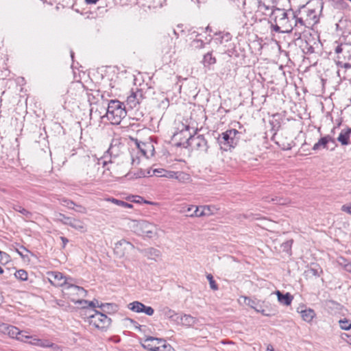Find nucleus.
<instances>
[{"label": "nucleus", "instance_id": "obj_14", "mask_svg": "<svg viewBox=\"0 0 351 351\" xmlns=\"http://www.w3.org/2000/svg\"><path fill=\"white\" fill-rule=\"evenodd\" d=\"M161 343H164L163 339L148 337L143 341L142 346L144 348L149 351H156Z\"/></svg>", "mask_w": 351, "mask_h": 351}, {"label": "nucleus", "instance_id": "obj_4", "mask_svg": "<svg viewBox=\"0 0 351 351\" xmlns=\"http://www.w3.org/2000/svg\"><path fill=\"white\" fill-rule=\"evenodd\" d=\"M130 227L137 234L143 235L149 239L154 237L157 234L156 227L146 221H132Z\"/></svg>", "mask_w": 351, "mask_h": 351}, {"label": "nucleus", "instance_id": "obj_41", "mask_svg": "<svg viewBox=\"0 0 351 351\" xmlns=\"http://www.w3.org/2000/svg\"><path fill=\"white\" fill-rule=\"evenodd\" d=\"M156 351H174V350L169 344L167 343L166 341L164 339V343H161Z\"/></svg>", "mask_w": 351, "mask_h": 351}, {"label": "nucleus", "instance_id": "obj_49", "mask_svg": "<svg viewBox=\"0 0 351 351\" xmlns=\"http://www.w3.org/2000/svg\"><path fill=\"white\" fill-rule=\"evenodd\" d=\"M342 210L351 214V204L350 205H343L342 206Z\"/></svg>", "mask_w": 351, "mask_h": 351}, {"label": "nucleus", "instance_id": "obj_15", "mask_svg": "<svg viewBox=\"0 0 351 351\" xmlns=\"http://www.w3.org/2000/svg\"><path fill=\"white\" fill-rule=\"evenodd\" d=\"M136 145L140 152L147 158H149L154 155L155 149L153 143L151 141L139 142L137 143Z\"/></svg>", "mask_w": 351, "mask_h": 351}, {"label": "nucleus", "instance_id": "obj_33", "mask_svg": "<svg viewBox=\"0 0 351 351\" xmlns=\"http://www.w3.org/2000/svg\"><path fill=\"white\" fill-rule=\"evenodd\" d=\"M141 305L142 302L134 301L128 304V308L136 313H141Z\"/></svg>", "mask_w": 351, "mask_h": 351}, {"label": "nucleus", "instance_id": "obj_34", "mask_svg": "<svg viewBox=\"0 0 351 351\" xmlns=\"http://www.w3.org/2000/svg\"><path fill=\"white\" fill-rule=\"evenodd\" d=\"M203 62L204 65L213 64L216 62V59L212 56L211 52H208L204 56Z\"/></svg>", "mask_w": 351, "mask_h": 351}, {"label": "nucleus", "instance_id": "obj_2", "mask_svg": "<svg viewBox=\"0 0 351 351\" xmlns=\"http://www.w3.org/2000/svg\"><path fill=\"white\" fill-rule=\"evenodd\" d=\"M127 111L123 103L118 100H110L106 109L107 119L114 125H118L125 118Z\"/></svg>", "mask_w": 351, "mask_h": 351}, {"label": "nucleus", "instance_id": "obj_63", "mask_svg": "<svg viewBox=\"0 0 351 351\" xmlns=\"http://www.w3.org/2000/svg\"><path fill=\"white\" fill-rule=\"evenodd\" d=\"M308 51L310 52H313V47H310L309 49H308Z\"/></svg>", "mask_w": 351, "mask_h": 351}, {"label": "nucleus", "instance_id": "obj_64", "mask_svg": "<svg viewBox=\"0 0 351 351\" xmlns=\"http://www.w3.org/2000/svg\"><path fill=\"white\" fill-rule=\"evenodd\" d=\"M22 248H23V250L26 251L27 252H29V251L26 248H25L23 247H22Z\"/></svg>", "mask_w": 351, "mask_h": 351}, {"label": "nucleus", "instance_id": "obj_56", "mask_svg": "<svg viewBox=\"0 0 351 351\" xmlns=\"http://www.w3.org/2000/svg\"><path fill=\"white\" fill-rule=\"evenodd\" d=\"M126 320L129 321L131 324H133L136 328L138 327L137 326L138 323L136 321H134V320H133V319H132L130 318H127Z\"/></svg>", "mask_w": 351, "mask_h": 351}, {"label": "nucleus", "instance_id": "obj_59", "mask_svg": "<svg viewBox=\"0 0 351 351\" xmlns=\"http://www.w3.org/2000/svg\"><path fill=\"white\" fill-rule=\"evenodd\" d=\"M260 313H261L263 315H268V314L265 313V310H261Z\"/></svg>", "mask_w": 351, "mask_h": 351}, {"label": "nucleus", "instance_id": "obj_6", "mask_svg": "<svg viewBox=\"0 0 351 351\" xmlns=\"http://www.w3.org/2000/svg\"><path fill=\"white\" fill-rule=\"evenodd\" d=\"M94 313L89 315L88 318L89 324L94 326L98 329H106L111 323V319L108 317L107 315L103 312L94 310Z\"/></svg>", "mask_w": 351, "mask_h": 351}, {"label": "nucleus", "instance_id": "obj_36", "mask_svg": "<svg viewBox=\"0 0 351 351\" xmlns=\"http://www.w3.org/2000/svg\"><path fill=\"white\" fill-rule=\"evenodd\" d=\"M14 276L19 280L25 281L27 280L28 274L25 270L19 269L14 273Z\"/></svg>", "mask_w": 351, "mask_h": 351}, {"label": "nucleus", "instance_id": "obj_12", "mask_svg": "<svg viewBox=\"0 0 351 351\" xmlns=\"http://www.w3.org/2000/svg\"><path fill=\"white\" fill-rule=\"evenodd\" d=\"M70 281L71 280H69L67 285H65L64 294L69 295V297H71L75 295H77L81 297L86 295V291L83 287L75 285Z\"/></svg>", "mask_w": 351, "mask_h": 351}, {"label": "nucleus", "instance_id": "obj_19", "mask_svg": "<svg viewBox=\"0 0 351 351\" xmlns=\"http://www.w3.org/2000/svg\"><path fill=\"white\" fill-rule=\"evenodd\" d=\"M330 143H332L335 147L336 146L335 139L330 135H326L324 137H322L318 141V142L313 145V150L316 151L320 149L321 148L328 149V144Z\"/></svg>", "mask_w": 351, "mask_h": 351}, {"label": "nucleus", "instance_id": "obj_44", "mask_svg": "<svg viewBox=\"0 0 351 351\" xmlns=\"http://www.w3.org/2000/svg\"><path fill=\"white\" fill-rule=\"evenodd\" d=\"M165 171L166 170L164 169H155L154 170L147 171V174L149 176L155 175L158 177V174H164Z\"/></svg>", "mask_w": 351, "mask_h": 351}, {"label": "nucleus", "instance_id": "obj_27", "mask_svg": "<svg viewBox=\"0 0 351 351\" xmlns=\"http://www.w3.org/2000/svg\"><path fill=\"white\" fill-rule=\"evenodd\" d=\"M301 316L305 322H310L315 316V313L313 309H305L301 311Z\"/></svg>", "mask_w": 351, "mask_h": 351}, {"label": "nucleus", "instance_id": "obj_30", "mask_svg": "<svg viewBox=\"0 0 351 351\" xmlns=\"http://www.w3.org/2000/svg\"><path fill=\"white\" fill-rule=\"evenodd\" d=\"M299 15H300V16H298L297 15H295V14L293 16V17L295 19V25L296 27L299 24L301 26H304V27H308V28H310V27H312V25H308V22L304 20L305 18H304V15H302V14H299Z\"/></svg>", "mask_w": 351, "mask_h": 351}, {"label": "nucleus", "instance_id": "obj_1", "mask_svg": "<svg viewBox=\"0 0 351 351\" xmlns=\"http://www.w3.org/2000/svg\"><path fill=\"white\" fill-rule=\"evenodd\" d=\"M323 5L322 0H311L306 5L300 9L298 14L304 15V20L308 22V25H312L313 27L319 22Z\"/></svg>", "mask_w": 351, "mask_h": 351}, {"label": "nucleus", "instance_id": "obj_31", "mask_svg": "<svg viewBox=\"0 0 351 351\" xmlns=\"http://www.w3.org/2000/svg\"><path fill=\"white\" fill-rule=\"evenodd\" d=\"M12 208L20 213H21L23 215H24L26 218L30 219L32 216V213L27 210L25 209L22 206H21L19 204L14 205L12 206Z\"/></svg>", "mask_w": 351, "mask_h": 351}, {"label": "nucleus", "instance_id": "obj_22", "mask_svg": "<svg viewBox=\"0 0 351 351\" xmlns=\"http://www.w3.org/2000/svg\"><path fill=\"white\" fill-rule=\"evenodd\" d=\"M275 294L277 295L278 300L280 304L285 306H289L291 304L293 299V295L290 293H283L280 291H275Z\"/></svg>", "mask_w": 351, "mask_h": 351}, {"label": "nucleus", "instance_id": "obj_52", "mask_svg": "<svg viewBox=\"0 0 351 351\" xmlns=\"http://www.w3.org/2000/svg\"><path fill=\"white\" fill-rule=\"evenodd\" d=\"M199 208H200V210H204L205 212L209 213V215H210V213H211L210 209L208 206H201Z\"/></svg>", "mask_w": 351, "mask_h": 351}, {"label": "nucleus", "instance_id": "obj_46", "mask_svg": "<svg viewBox=\"0 0 351 351\" xmlns=\"http://www.w3.org/2000/svg\"><path fill=\"white\" fill-rule=\"evenodd\" d=\"M24 331L21 330V335H19L16 337L17 340H19L23 342H29L27 341L28 339H30L32 338V336L25 335H24Z\"/></svg>", "mask_w": 351, "mask_h": 351}, {"label": "nucleus", "instance_id": "obj_53", "mask_svg": "<svg viewBox=\"0 0 351 351\" xmlns=\"http://www.w3.org/2000/svg\"><path fill=\"white\" fill-rule=\"evenodd\" d=\"M97 300H93V301L89 302V303H88L89 306H91V307H93V308L97 307Z\"/></svg>", "mask_w": 351, "mask_h": 351}, {"label": "nucleus", "instance_id": "obj_37", "mask_svg": "<svg viewBox=\"0 0 351 351\" xmlns=\"http://www.w3.org/2000/svg\"><path fill=\"white\" fill-rule=\"evenodd\" d=\"M245 302L252 308H254L256 312L261 311V308L257 307V302L256 300H252L248 297H245Z\"/></svg>", "mask_w": 351, "mask_h": 351}, {"label": "nucleus", "instance_id": "obj_10", "mask_svg": "<svg viewBox=\"0 0 351 351\" xmlns=\"http://www.w3.org/2000/svg\"><path fill=\"white\" fill-rule=\"evenodd\" d=\"M187 143L192 149L206 152L208 148L207 141L203 135L191 136L187 140Z\"/></svg>", "mask_w": 351, "mask_h": 351}, {"label": "nucleus", "instance_id": "obj_11", "mask_svg": "<svg viewBox=\"0 0 351 351\" xmlns=\"http://www.w3.org/2000/svg\"><path fill=\"white\" fill-rule=\"evenodd\" d=\"M48 275L49 282L56 287L65 286L67 285L69 280H73L71 278H67L59 271H51L49 272Z\"/></svg>", "mask_w": 351, "mask_h": 351}, {"label": "nucleus", "instance_id": "obj_20", "mask_svg": "<svg viewBox=\"0 0 351 351\" xmlns=\"http://www.w3.org/2000/svg\"><path fill=\"white\" fill-rule=\"evenodd\" d=\"M138 251L148 259L154 260L155 261H156L157 258L161 256L160 250L154 247H149L143 250L138 249Z\"/></svg>", "mask_w": 351, "mask_h": 351}, {"label": "nucleus", "instance_id": "obj_43", "mask_svg": "<svg viewBox=\"0 0 351 351\" xmlns=\"http://www.w3.org/2000/svg\"><path fill=\"white\" fill-rule=\"evenodd\" d=\"M271 29L272 31H274L276 32H278V33H285L283 31V29H282V26H281V25H280L279 23H271Z\"/></svg>", "mask_w": 351, "mask_h": 351}, {"label": "nucleus", "instance_id": "obj_40", "mask_svg": "<svg viewBox=\"0 0 351 351\" xmlns=\"http://www.w3.org/2000/svg\"><path fill=\"white\" fill-rule=\"evenodd\" d=\"M58 219L65 225H69V223L71 221L72 217H66L64 214H57Z\"/></svg>", "mask_w": 351, "mask_h": 351}, {"label": "nucleus", "instance_id": "obj_17", "mask_svg": "<svg viewBox=\"0 0 351 351\" xmlns=\"http://www.w3.org/2000/svg\"><path fill=\"white\" fill-rule=\"evenodd\" d=\"M190 35V39H192V40L189 45V49L191 51H195L204 47L205 43L202 39L196 38V37L199 35L196 31H192Z\"/></svg>", "mask_w": 351, "mask_h": 351}, {"label": "nucleus", "instance_id": "obj_24", "mask_svg": "<svg viewBox=\"0 0 351 351\" xmlns=\"http://www.w3.org/2000/svg\"><path fill=\"white\" fill-rule=\"evenodd\" d=\"M28 343L31 345L39 346L41 348H50L54 346V343H51L49 340L37 339L33 336L31 339V341H29Z\"/></svg>", "mask_w": 351, "mask_h": 351}, {"label": "nucleus", "instance_id": "obj_47", "mask_svg": "<svg viewBox=\"0 0 351 351\" xmlns=\"http://www.w3.org/2000/svg\"><path fill=\"white\" fill-rule=\"evenodd\" d=\"M176 174H177V172L166 170L165 173L158 174V177H166V178H177L178 177L176 176Z\"/></svg>", "mask_w": 351, "mask_h": 351}, {"label": "nucleus", "instance_id": "obj_54", "mask_svg": "<svg viewBox=\"0 0 351 351\" xmlns=\"http://www.w3.org/2000/svg\"><path fill=\"white\" fill-rule=\"evenodd\" d=\"M344 267L346 271L351 272V263H348L344 265Z\"/></svg>", "mask_w": 351, "mask_h": 351}, {"label": "nucleus", "instance_id": "obj_23", "mask_svg": "<svg viewBox=\"0 0 351 351\" xmlns=\"http://www.w3.org/2000/svg\"><path fill=\"white\" fill-rule=\"evenodd\" d=\"M97 307L100 308L104 313H114L118 311V306L114 303H99L97 301Z\"/></svg>", "mask_w": 351, "mask_h": 351}, {"label": "nucleus", "instance_id": "obj_7", "mask_svg": "<svg viewBox=\"0 0 351 351\" xmlns=\"http://www.w3.org/2000/svg\"><path fill=\"white\" fill-rule=\"evenodd\" d=\"M271 19L274 21V23H278L282 26V32L289 33L292 31L293 27L289 23L287 12H285V10L275 8L274 12Z\"/></svg>", "mask_w": 351, "mask_h": 351}, {"label": "nucleus", "instance_id": "obj_50", "mask_svg": "<svg viewBox=\"0 0 351 351\" xmlns=\"http://www.w3.org/2000/svg\"><path fill=\"white\" fill-rule=\"evenodd\" d=\"M60 240L62 242V248H65L66 245L69 243V239L64 237H60Z\"/></svg>", "mask_w": 351, "mask_h": 351}, {"label": "nucleus", "instance_id": "obj_13", "mask_svg": "<svg viewBox=\"0 0 351 351\" xmlns=\"http://www.w3.org/2000/svg\"><path fill=\"white\" fill-rule=\"evenodd\" d=\"M143 99V95L142 90L136 89V91H132L131 94L127 97V105L132 109L136 108V106L141 103Z\"/></svg>", "mask_w": 351, "mask_h": 351}, {"label": "nucleus", "instance_id": "obj_25", "mask_svg": "<svg viewBox=\"0 0 351 351\" xmlns=\"http://www.w3.org/2000/svg\"><path fill=\"white\" fill-rule=\"evenodd\" d=\"M351 135V128H347L345 130H342L340 132L339 136L337 137V141L341 143L342 145H347L350 143V136Z\"/></svg>", "mask_w": 351, "mask_h": 351}, {"label": "nucleus", "instance_id": "obj_55", "mask_svg": "<svg viewBox=\"0 0 351 351\" xmlns=\"http://www.w3.org/2000/svg\"><path fill=\"white\" fill-rule=\"evenodd\" d=\"M255 1H258V0H245L244 5H245L247 4H252Z\"/></svg>", "mask_w": 351, "mask_h": 351}, {"label": "nucleus", "instance_id": "obj_28", "mask_svg": "<svg viewBox=\"0 0 351 351\" xmlns=\"http://www.w3.org/2000/svg\"><path fill=\"white\" fill-rule=\"evenodd\" d=\"M264 199L265 202H272L274 204L285 205L288 202V201L286 199H283L278 196H274L271 197H265Z\"/></svg>", "mask_w": 351, "mask_h": 351}, {"label": "nucleus", "instance_id": "obj_26", "mask_svg": "<svg viewBox=\"0 0 351 351\" xmlns=\"http://www.w3.org/2000/svg\"><path fill=\"white\" fill-rule=\"evenodd\" d=\"M162 313L165 317L175 322L176 323L179 322V315L167 306L162 309Z\"/></svg>", "mask_w": 351, "mask_h": 351}, {"label": "nucleus", "instance_id": "obj_48", "mask_svg": "<svg viewBox=\"0 0 351 351\" xmlns=\"http://www.w3.org/2000/svg\"><path fill=\"white\" fill-rule=\"evenodd\" d=\"M73 210L81 213H86V208L85 207L76 204L74 205V208H73Z\"/></svg>", "mask_w": 351, "mask_h": 351}, {"label": "nucleus", "instance_id": "obj_57", "mask_svg": "<svg viewBox=\"0 0 351 351\" xmlns=\"http://www.w3.org/2000/svg\"><path fill=\"white\" fill-rule=\"evenodd\" d=\"M76 303H80V304H82V303H87L88 301L87 300H77L75 302Z\"/></svg>", "mask_w": 351, "mask_h": 351}, {"label": "nucleus", "instance_id": "obj_21", "mask_svg": "<svg viewBox=\"0 0 351 351\" xmlns=\"http://www.w3.org/2000/svg\"><path fill=\"white\" fill-rule=\"evenodd\" d=\"M178 321L179 322H177L176 324L191 327L197 323V319L190 315L184 314L183 316L179 315Z\"/></svg>", "mask_w": 351, "mask_h": 351}, {"label": "nucleus", "instance_id": "obj_3", "mask_svg": "<svg viewBox=\"0 0 351 351\" xmlns=\"http://www.w3.org/2000/svg\"><path fill=\"white\" fill-rule=\"evenodd\" d=\"M241 132L236 129L228 130L217 138V142L221 149L223 151L231 150L234 148L241 139Z\"/></svg>", "mask_w": 351, "mask_h": 351}, {"label": "nucleus", "instance_id": "obj_51", "mask_svg": "<svg viewBox=\"0 0 351 351\" xmlns=\"http://www.w3.org/2000/svg\"><path fill=\"white\" fill-rule=\"evenodd\" d=\"M84 1L87 5H95L99 0H84Z\"/></svg>", "mask_w": 351, "mask_h": 351}, {"label": "nucleus", "instance_id": "obj_38", "mask_svg": "<svg viewBox=\"0 0 351 351\" xmlns=\"http://www.w3.org/2000/svg\"><path fill=\"white\" fill-rule=\"evenodd\" d=\"M339 323L342 330H349L351 328V322L347 319H340Z\"/></svg>", "mask_w": 351, "mask_h": 351}, {"label": "nucleus", "instance_id": "obj_60", "mask_svg": "<svg viewBox=\"0 0 351 351\" xmlns=\"http://www.w3.org/2000/svg\"><path fill=\"white\" fill-rule=\"evenodd\" d=\"M138 199H136V200L135 199V200H134V202H140V200H142V199H143V198H142L141 197H138Z\"/></svg>", "mask_w": 351, "mask_h": 351}, {"label": "nucleus", "instance_id": "obj_61", "mask_svg": "<svg viewBox=\"0 0 351 351\" xmlns=\"http://www.w3.org/2000/svg\"><path fill=\"white\" fill-rule=\"evenodd\" d=\"M4 271L3 269V268L0 266V274H3Z\"/></svg>", "mask_w": 351, "mask_h": 351}, {"label": "nucleus", "instance_id": "obj_16", "mask_svg": "<svg viewBox=\"0 0 351 351\" xmlns=\"http://www.w3.org/2000/svg\"><path fill=\"white\" fill-rule=\"evenodd\" d=\"M0 332L15 339L19 335H21V330L18 328L4 323H0Z\"/></svg>", "mask_w": 351, "mask_h": 351}, {"label": "nucleus", "instance_id": "obj_8", "mask_svg": "<svg viewBox=\"0 0 351 351\" xmlns=\"http://www.w3.org/2000/svg\"><path fill=\"white\" fill-rule=\"evenodd\" d=\"M114 147L112 145H110L109 149L107 151V153L110 154V159L109 160H105L107 157L104 156V157L100 158L98 161V165H102V167L104 169L103 173L106 171H110V174H112L117 169L118 164H117L114 161L117 154L114 152Z\"/></svg>", "mask_w": 351, "mask_h": 351}, {"label": "nucleus", "instance_id": "obj_35", "mask_svg": "<svg viewBox=\"0 0 351 351\" xmlns=\"http://www.w3.org/2000/svg\"><path fill=\"white\" fill-rule=\"evenodd\" d=\"M108 201L115 204L117 206H121V207H123V208H132V204H129L126 202H124V201H122V200H119V199H114V198H110V199H108Z\"/></svg>", "mask_w": 351, "mask_h": 351}, {"label": "nucleus", "instance_id": "obj_58", "mask_svg": "<svg viewBox=\"0 0 351 351\" xmlns=\"http://www.w3.org/2000/svg\"><path fill=\"white\" fill-rule=\"evenodd\" d=\"M17 252H18V254H19L22 258H24V257L25 256V255H24V254H23V252H21V251H19V250H17Z\"/></svg>", "mask_w": 351, "mask_h": 351}, {"label": "nucleus", "instance_id": "obj_5", "mask_svg": "<svg viewBox=\"0 0 351 351\" xmlns=\"http://www.w3.org/2000/svg\"><path fill=\"white\" fill-rule=\"evenodd\" d=\"M337 64L348 69L351 67V43H343L337 46Z\"/></svg>", "mask_w": 351, "mask_h": 351}, {"label": "nucleus", "instance_id": "obj_9", "mask_svg": "<svg viewBox=\"0 0 351 351\" xmlns=\"http://www.w3.org/2000/svg\"><path fill=\"white\" fill-rule=\"evenodd\" d=\"M251 8H254L257 16H269L270 18L274 12V6L266 4L264 0H258L252 4H249Z\"/></svg>", "mask_w": 351, "mask_h": 351}, {"label": "nucleus", "instance_id": "obj_18", "mask_svg": "<svg viewBox=\"0 0 351 351\" xmlns=\"http://www.w3.org/2000/svg\"><path fill=\"white\" fill-rule=\"evenodd\" d=\"M181 212L186 213V216L191 217L209 215V213L205 212L204 210H200L199 207L193 205L187 207L186 209L183 208V210H182Z\"/></svg>", "mask_w": 351, "mask_h": 351}, {"label": "nucleus", "instance_id": "obj_42", "mask_svg": "<svg viewBox=\"0 0 351 351\" xmlns=\"http://www.w3.org/2000/svg\"><path fill=\"white\" fill-rule=\"evenodd\" d=\"M208 280L209 281L210 287L213 290H217L218 285L213 279L212 274H209L206 276Z\"/></svg>", "mask_w": 351, "mask_h": 351}, {"label": "nucleus", "instance_id": "obj_29", "mask_svg": "<svg viewBox=\"0 0 351 351\" xmlns=\"http://www.w3.org/2000/svg\"><path fill=\"white\" fill-rule=\"evenodd\" d=\"M68 226H70L71 227L77 230L83 231L84 230V223L80 220L75 218H72Z\"/></svg>", "mask_w": 351, "mask_h": 351}, {"label": "nucleus", "instance_id": "obj_62", "mask_svg": "<svg viewBox=\"0 0 351 351\" xmlns=\"http://www.w3.org/2000/svg\"><path fill=\"white\" fill-rule=\"evenodd\" d=\"M173 34H174L176 36V37L178 38V34L177 33V32H176L175 29H173Z\"/></svg>", "mask_w": 351, "mask_h": 351}, {"label": "nucleus", "instance_id": "obj_39", "mask_svg": "<svg viewBox=\"0 0 351 351\" xmlns=\"http://www.w3.org/2000/svg\"><path fill=\"white\" fill-rule=\"evenodd\" d=\"M141 308H142L141 313H144L147 315L152 316L154 313V310L152 306H145L143 303Z\"/></svg>", "mask_w": 351, "mask_h": 351}, {"label": "nucleus", "instance_id": "obj_32", "mask_svg": "<svg viewBox=\"0 0 351 351\" xmlns=\"http://www.w3.org/2000/svg\"><path fill=\"white\" fill-rule=\"evenodd\" d=\"M119 247H123L124 249H134V246L129 241L125 239H121L119 242L116 243V249H118Z\"/></svg>", "mask_w": 351, "mask_h": 351}, {"label": "nucleus", "instance_id": "obj_45", "mask_svg": "<svg viewBox=\"0 0 351 351\" xmlns=\"http://www.w3.org/2000/svg\"><path fill=\"white\" fill-rule=\"evenodd\" d=\"M62 205L66 206L69 209H73L74 208V205H75V203L70 199H63L62 200Z\"/></svg>", "mask_w": 351, "mask_h": 351}]
</instances>
